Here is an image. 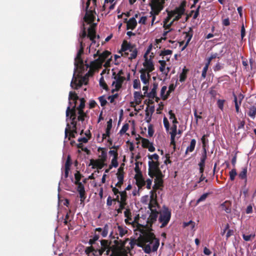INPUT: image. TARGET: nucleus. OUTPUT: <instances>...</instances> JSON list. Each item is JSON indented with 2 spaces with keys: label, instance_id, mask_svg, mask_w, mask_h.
<instances>
[{
  "label": "nucleus",
  "instance_id": "nucleus-1",
  "mask_svg": "<svg viewBox=\"0 0 256 256\" xmlns=\"http://www.w3.org/2000/svg\"><path fill=\"white\" fill-rule=\"evenodd\" d=\"M144 252L150 254L151 252H156L160 245V240L156 238L152 232L145 234L142 238Z\"/></svg>",
  "mask_w": 256,
  "mask_h": 256
},
{
  "label": "nucleus",
  "instance_id": "nucleus-2",
  "mask_svg": "<svg viewBox=\"0 0 256 256\" xmlns=\"http://www.w3.org/2000/svg\"><path fill=\"white\" fill-rule=\"evenodd\" d=\"M110 244V242L108 240H100V248L96 249L92 245H91L90 246L87 247L86 248L85 252L88 254L92 252L94 256H100L102 254L106 252V254L108 255L111 250Z\"/></svg>",
  "mask_w": 256,
  "mask_h": 256
},
{
  "label": "nucleus",
  "instance_id": "nucleus-3",
  "mask_svg": "<svg viewBox=\"0 0 256 256\" xmlns=\"http://www.w3.org/2000/svg\"><path fill=\"white\" fill-rule=\"evenodd\" d=\"M79 42L80 49L74 59V67L75 70H78L79 73H82L84 71V64L81 56L84 54V48L86 46V44L85 42H83L82 40H79Z\"/></svg>",
  "mask_w": 256,
  "mask_h": 256
},
{
  "label": "nucleus",
  "instance_id": "nucleus-4",
  "mask_svg": "<svg viewBox=\"0 0 256 256\" xmlns=\"http://www.w3.org/2000/svg\"><path fill=\"white\" fill-rule=\"evenodd\" d=\"M128 238H126L124 240L122 241V240H115L114 241V243L118 246V249L119 251L124 255H126L128 253V252H130L131 249H132L134 246L136 244V240H131L129 244L130 245V248L128 246L126 248V244L128 241Z\"/></svg>",
  "mask_w": 256,
  "mask_h": 256
},
{
  "label": "nucleus",
  "instance_id": "nucleus-5",
  "mask_svg": "<svg viewBox=\"0 0 256 256\" xmlns=\"http://www.w3.org/2000/svg\"><path fill=\"white\" fill-rule=\"evenodd\" d=\"M158 222L161 224L160 228H164L167 226L171 218V211L170 209L164 206L162 210L159 212Z\"/></svg>",
  "mask_w": 256,
  "mask_h": 256
},
{
  "label": "nucleus",
  "instance_id": "nucleus-6",
  "mask_svg": "<svg viewBox=\"0 0 256 256\" xmlns=\"http://www.w3.org/2000/svg\"><path fill=\"white\" fill-rule=\"evenodd\" d=\"M148 174L151 178H154L155 176H162V173L159 167V162H154V160H150L148 162Z\"/></svg>",
  "mask_w": 256,
  "mask_h": 256
},
{
  "label": "nucleus",
  "instance_id": "nucleus-7",
  "mask_svg": "<svg viewBox=\"0 0 256 256\" xmlns=\"http://www.w3.org/2000/svg\"><path fill=\"white\" fill-rule=\"evenodd\" d=\"M150 5L151 7V12H150V14L152 16L151 24L152 26L156 20V16L159 14L160 11L164 8V6H162V4H158L152 0H151Z\"/></svg>",
  "mask_w": 256,
  "mask_h": 256
},
{
  "label": "nucleus",
  "instance_id": "nucleus-8",
  "mask_svg": "<svg viewBox=\"0 0 256 256\" xmlns=\"http://www.w3.org/2000/svg\"><path fill=\"white\" fill-rule=\"evenodd\" d=\"M80 102V105L76 108V111L78 110V121L83 122L86 118L88 117V114L84 112V108H85L86 100L84 98H80L79 100Z\"/></svg>",
  "mask_w": 256,
  "mask_h": 256
},
{
  "label": "nucleus",
  "instance_id": "nucleus-9",
  "mask_svg": "<svg viewBox=\"0 0 256 256\" xmlns=\"http://www.w3.org/2000/svg\"><path fill=\"white\" fill-rule=\"evenodd\" d=\"M74 108V106H72V108L68 106L66 110V120H68V119H70L71 121L70 124L72 126V128L76 127L77 125V122L76 120V114Z\"/></svg>",
  "mask_w": 256,
  "mask_h": 256
},
{
  "label": "nucleus",
  "instance_id": "nucleus-10",
  "mask_svg": "<svg viewBox=\"0 0 256 256\" xmlns=\"http://www.w3.org/2000/svg\"><path fill=\"white\" fill-rule=\"evenodd\" d=\"M76 72H78L79 70H74L73 78L70 83L72 88L74 89H78L79 88L81 87L84 84H87V82H86V78L85 77H81L78 79L75 76V74ZM78 73L80 74L79 72Z\"/></svg>",
  "mask_w": 256,
  "mask_h": 256
},
{
  "label": "nucleus",
  "instance_id": "nucleus-11",
  "mask_svg": "<svg viewBox=\"0 0 256 256\" xmlns=\"http://www.w3.org/2000/svg\"><path fill=\"white\" fill-rule=\"evenodd\" d=\"M90 6L87 7V2H86V14L84 18V20L88 24H94V22L96 18L94 14H96L95 8L94 10H88Z\"/></svg>",
  "mask_w": 256,
  "mask_h": 256
},
{
  "label": "nucleus",
  "instance_id": "nucleus-12",
  "mask_svg": "<svg viewBox=\"0 0 256 256\" xmlns=\"http://www.w3.org/2000/svg\"><path fill=\"white\" fill-rule=\"evenodd\" d=\"M112 76H114V78L116 80V81H114L112 84V86H115V88L112 90V92L114 93V92L118 91L122 88V84L126 78L124 76H116V73L114 72H112Z\"/></svg>",
  "mask_w": 256,
  "mask_h": 256
},
{
  "label": "nucleus",
  "instance_id": "nucleus-13",
  "mask_svg": "<svg viewBox=\"0 0 256 256\" xmlns=\"http://www.w3.org/2000/svg\"><path fill=\"white\" fill-rule=\"evenodd\" d=\"M154 177H156L154 180V184L152 187V190L150 191V193L154 194L156 197V190L160 189V187L163 186L164 174H162L161 176H159V175L155 176Z\"/></svg>",
  "mask_w": 256,
  "mask_h": 256
},
{
  "label": "nucleus",
  "instance_id": "nucleus-14",
  "mask_svg": "<svg viewBox=\"0 0 256 256\" xmlns=\"http://www.w3.org/2000/svg\"><path fill=\"white\" fill-rule=\"evenodd\" d=\"M90 24V26L88 30V38H89L90 40L92 42V44L96 43L95 39L96 38L98 39L100 38V36L98 35H96V24Z\"/></svg>",
  "mask_w": 256,
  "mask_h": 256
},
{
  "label": "nucleus",
  "instance_id": "nucleus-15",
  "mask_svg": "<svg viewBox=\"0 0 256 256\" xmlns=\"http://www.w3.org/2000/svg\"><path fill=\"white\" fill-rule=\"evenodd\" d=\"M80 98L78 96L77 94L74 92H70L68 96V106L72 108L74 106V110L76 112V104L78 101L79 100Z\"/></svg>",
  "mask_w": 256,
  "mask_h": 256
},
{
  "label": "nucleus",
  "instance_id": "nucleus-16",
  "mask_svg": "<svg viewBox=\"0 0 256 256\" xmlns=\"http://www.w3.org/2000/svg\"><path fill=\"white\" fill-rule=\"evenodd\" d=\"M232 95L234 96V103L236 112L238 114L240 112V106L244 98V96L242 94L240 93L237 96L234 92L232 94Z\"/></svg>",
  "mask_w": 256,
  "mask_h": 256
},
{
  "label": "nucleus",
  "instance_id": "nucleus-17",
  "mask_svg": "<svg viewBox=\"0 0 256 256\" xmlns=\"http://www.w3.org/2000/svg\"><path fill=\"white\" fill-rule=\"evenodd\" d=\"M151 212L147 220V226L148 227H151L152 224L155 222L157 220L159 212L156 210H150Z\"/></svg>",
  "mask_w": 256,
  "mask_h": 256
},
{
  "label": "nucleus",
  "instance_id": "nucleus-18",
  "mask_svg": "<svg viewBox=\"0 0 256 256\" xmlns=\"http://www.w3.org/2000/svg\"><path fill=\"white\" fill-rule=\"evenodd\" d=\"M106 165L105 162H102L101 160L98 159L94 160L91 159L89 166H92V168H97L98 170H101Z\"/></svg>",
  "mask_w": 256,
  "mask_h": 256
},
{
  "label": "nucleus",
  "instance_id": "nucleus-19",
  "mask_svg": "<svg viewBox=\"0 0 256 256\" xmlns=\"http://www.w3.org/2000/svg\"><path fill=\"white\" fill-rule=\"evenodd\" d=\"M144 58H145L143 64L144 67L146 68L148 73L152 72L154 70V65L152 60L150 59L148 60L147 56H144Z\"/></svg>",
  "mask_w": 256,
  "mask_h": 256
},
{
  "label": "nucleus",
  "instance_id": "nucleus-20",
  "mask_svg": "<svg viewBox=\"0 0 256 256\" xmlns=\"http://www.w3.org/2000/svg\"><path fill=\"white\" fill-rule=\"evenodd\" d=\"M183 33L184 34H186L185 39L186 40V41L185 45L182 48V50H184L187 47L194 33L192 28L191 27L189 28V30L188 32H184Z\"/></svg>",
  "mask_w": 256,
  "mask_h": 256
},
{
  "label": "nucleus",
  "instance_id": "nucleus-21",
  "mask_svg": "<svg viewBox=\"0 0 256 256\" xmlns=\"http://www.w3.org/2000/svg\"><path fill=\"white\" fill-rule=\"evenodd\" d=\"M102 64V61L96 58L94 61H92L90 64H86V68H90V69L96 70L101 67Z\"/></svg>",
  "mask_w": 256,
  "mask_h": 256
},
{
  "label": "nucleus",
  "instance_id": "nucleus-22",
  "mask_svg": "<svg viewBox=\"0 0 256 256\" xmlns=\"http://www.w3.org/2000/svg\"><path fill=\"white\" fill-rule=\"evenodd\" d=\"M232 204L229 200H226L224 202L220 204L219 208L222 210L225 211L226 213L231 212Z\"/></svg>",
  "mask_w": 256,
  "mask_h": 256
},
{
  "label": "nucleus",
  "instance_id": "nucleus-23",
  "mask_svg": "<svg viewBox=\"0 0 256 256\" xmlns=\"http://www.w3.org/2000/svg\"><path fill=\"white\" fill-rule=\"evenodd\" d=\"M134 178L136 180V184L139 188H140L145 186L146 182L144 180L142 174H136L134 176Z\"/></svg>",
  "mask_w": 256,
  "mask_h": 256
},
{
  "label": "nucleus",
  "instance_id": "nucleus-24",
  "mask_svg": "<svg viewBox=\"0 0 256 256\" xmlns=\"http://www.w3.org/2000/svg\"><path fill=\"white\" fill-rule=\"evenodd\" d=\"M146 70L144 69H142L140 71V79L142 82L145 84H148L149 79L150 78V74L148 72V74H146Z\"/></svg>",
  "mask_w": 256,
  "mask_h": 256
},
{
  "label": "nucleus",
  "instance_id": "nucleus-25",
  "mask_svg": "<svg viewBox=\"0 0 256 256\" xmlns=\"http://www.w3.org/2000/svg\"><path fill=\"white\" fill-rule=\"evenodd\" d=\"M150 200L148 204L150 210H156L155 208L156 206H158V204L156 201V197L154 194L150 193Z\"/></svg>",
  "mask_w": 256,
  "mask_h": 256
},
{
  "label": "nucleus",
  "instance_id": "nucleus-26",
  "mask_svg": "<svg viewBox=\"0 0 256 256\" xmlns=\"http://www.w3.org/2000/svg\"><path fill=\"white\" fill-rule=\"evenodd\" d=\"M186 0L182 1L180 6L175 8L174 10L176 14L183 15L185 12V7L186 6Z\"/></svg>",
  "mask_w": 256,
  "mask_h": 256
},
{
  "label": "nucleus",
  "instance_id": "nucleus-27",
  "mask_svg": "<svg viewBox=\"0 0 256 256\" xmlns=\"http://www.w3.org/2000/svg\"><path fill=\"white\" fill-rule=\"evenodd\" d=\"M137 26V22L135 19V18H130L128 22V24L126 25V30H134Z\"/></svg>",
  "mask_w": 256,
  "mask_h": 256
},
{
  "label": "nucleus",
  "instance_id": "nucleus-28",
  "mask_svg": "<svg viewBox=\"0 0 256 256\" xmlns=\"http://www.w3.org/2000/svg\"><path fill=\"white\" fill-rule=\"evenodd\" d=\"M158 84L156 82H154L152 85V88L150 92L148 94V97L150 98L154 99L156 96V89L158 88Z\"/></svg>",
  "mask_w": 256,
  "mask_h": 256
},
{
  "label": "nucleus",
  "instance_id": "nucleus-29",
  "mask_svg": "<svg viewBox=\"0 0 256 256\" xmlns=\"http://www.w3.org/2000/svg\"><path fill=\"white\" fill-rule=\"evenodd\" d=\"M248 115L254 120L256 116V106H252L249 108Z\"/></svg>",
  "mask_w": 256,
  "mask_h": 256
},
{
  "label": "nucleus",
  "instance_id": "nucleus-30",
  "mask_svg": "<svg viewBox=\"0 0 256 256\" xmlns=\"http://www.w3.org/2000/svg\"><path fill=\"white\" fill-rule=\"evenodd\" d=\"M70 126L68 123L67 124L66 128L65 130V137L66 138L68 136V140L70 139V138H75V135L74 132H70Z\"/></svg>",
  "mask_w": 256,
  "mask_h": 256
},
{
  "label": "nucleus",
  "instance_id": "nucleus-31",
  "mask_svg": "<svg viewBox=\"0 0 256 256\" xmlns=\"http://www.w3.org/2000/svg\"><path fill=\"white\" fill-rule=\"evenodd\" d=\"M100 150L102 152L100 154L99 156V157L100 158V160L102 162H106L107 160V152L104 148H98V151L100 152Z\"/></svg>",
  "mask_w": 256,
  "mask_h": 256
},
{
  "label": "nucleus",
  "instance_id": "nucleus-32",
  "mask_svg": "<svg viewBox=\"0 0 256 256\" xmlns=\"http://www.w3.org/2000/svg\"><path fill=\"white\" fill-rule=\"evenodd\" d=\"M124 217L126 218L125 219V222L126 224H130L132 222L129 220H132V213L130 209L126 208L124 212Z\"/></svg>",
  "mask_w": 256,
  "mask_h": 256
},
{
  "label": "nucleus",
  "instance_id": "nucleus-33",
  "mask_svg": "<svg viewBox=\"0 0 256 256\" xmlns=\"http://www.w3.org/2000/svg\"><path fill=\"white\" fill-rule=\"evenodd\" d=\"M110 54L111 53L109 51L104 50L102 53L100 54L98 59L102 61V64Z\"/></svg>",
  "mask_w": 256,
  "mask_h": 256
},
{
  "label": "nucleus",
  "instance_id": "nucleus-34",
  "mask_svg": "<svg viewBox=\"0 0 256 256\" xmlns=\"http://www.w3.org/2000/svg\"><path fill=\"white\" fill-rule=\"evenodd\" d=\"M196 144V140L194 139L191 140L190 145L187 147L185 152V154H187L188 152H192L195 148Z\"/></svg>",
  "mask_w": 256,
  "mask_h": 256
},
{
  "label": "nucleus",
  "instance_id": "nucleus-35",
  "mask_svg": "<svg viewBox=\"0 0 256 256\" xmlns=\"http://www.w3.org/2000/svg\"><path fill=\"white\" fill-rule=\"evenodd\" d=\"M116 174L118 181L124 182V172L123 168H122V166L119 168Z\"/></svg>",
  "mask_w": 256,
  "mask_h": 256
},
{
  "label": "nucleus",
  "instance_id": "nucleus-36",
  "mask_svg": "<svg viewBox=\"0 0 256 256\" xmlns=\"http://www.w3.org/2000/svg\"><path fill=\"white\" fill-rule=\"evenodd\" d=\"M131 45L132 44H130L128 43L127 41L124 40L122 44L121 49L119 51V52H121L128 51Z\"/></svg>",
  "mask_w": 256,
  "mask_h": 256
},
{
  "label": "nucleus",
  "instance_id": "nucleus-37",
  "mask_svg": "<svg viewBox=\"0 0 256 256\" xmlns=\"http://www.w3.org/2000/svg\"><path fill=\"white\" fill-rule=\"evenodd\" d=\"M188 70L185 68H183L182 72L180 75V82H184L186 80L187 78Z\"/></svg>",
  "mask_w": 256,
  "mask_h": 256
},
{
  "label": "nucleus",
  "instance_id": "nucleus-38",
  "mask_svg": "<svg viewBox=\"0 0 256 256\" xmlns=\"http://www.w3.org/2000/svg\"><path fill=\"white\" fill-rule=\"evenodd\" d=\"M86 36H88V34L86 33V28L84 27V24H83L82 30L80 34V38H78V40H82L83 41V42H84V41L85 40Z\"/></svg>",
  "mask_w": 256,
  "mask_h": 256
},
{
  "label": "nucleus",
  "instance_id": "nucleus-39",
  "mask_svg": "<svg viewBox=\"0 0 256 256\" xmlns=\"http://www.w3.org/2000/svg\"><path fill=\"white\" fill-rule=\"evenodd\" d=\"M238 176L240 179H246L247 176V168H243L242 170L238 174Z\"/></svg>",
  "mask_w": 256,
  "mask_h": 256
},
{
  "label": "nucleus",
  "instance_id": "nucleus-40",
  "mask_svg": "<svg viewBox=\"0 0 256 256\" xmlns=\"http://www.w3.org/2000/svg\"><path fill=\"white\" fill-rule=\"evenodd\" d=\"M120 201L122 202H126L128 196L126 190L120 192Z\"/></svg>",
  "mask_w": 256,
  "mask_h": 256
},
{
  "label": "nucleus",
  "instance_id": "nucleus-41",
  "mask_svg": "<svg viewBox=\"0 0 256 256\" xmlns=\"http://www.w3.org/2000/svg\"><path fill=\"white\" fill-rule=\"evenodd\" d=\"M72 160L70 155H68L66 162L64 164V169L70 170V166L72 165Z\"/></svg>",
  "mask_w": 256,
  "mask_h": 256
},
{
  "label": "nucleus",
  "instance_id": "nucleus-42",
  "mask_svg": "<svg viewBox=\"0 0 256 256\" xmlns=\"http://www.w3.org/2000/svg\"><path fill=\"white\" fill-rule=\"evenodd\" d=\"M127 204L126 202H120L119 204V208L116 210L118 214L122 213V210L125 208Z\"/></svg>",
  "mask_w": 256,
  "mask_h": 256
},
{
  "label": "nucleus",
  "instance_id": "nucleus-43",
  "mask_svg": "<svg viewBox=\"0 0 256 256\" xmlns=\"http://www.w3.org/2000/svg\"><path fill=\"white\" fill-rule=\"evenodd\" d=\"M149 106H148L146 110V118L145 120L146 122L150 123L152 120V114H150V112L148 111Z\"/></svg>",
  "mask_w": 256,
  "mask_h": 256
},
{
  "label": "nucleus",
  "instance_id": "nucleus-44",
  "mask_svg": "<svg viewBox=\"0 0 256 256\" xmlns=\"http://www.w3.org/2000/svg\"><path fill=\"white\" fill-rule=\"evenodd\" d=\"M225 102H226L225 100L218 99L217 100V102H216L217 106H218V108L222 111H223V110H224V104Z\"/></svg>",
  "mask_w": 256,
  "mask_h": 256
},
{
  "label": "nucleus",
  "instance_id": "nucleus-45",
  "mask_svg": "<svg viewBox=\"0 0 256 256\" xmlns=\"http://www.w3.org/2000/svg\"><path fill=\"white\" fill-rule=\"evenodd\" d=\"M118 232L119 235L122 237L126 234L127 233V230H126L122 226H118Z\"/></svg>",
  "mask_w": 256,
  "mask_h": 256
},
{
  "label": "nucleus",
  "instance_id": "nucleus-46",
  "mask_svg": "<svg viewBox=\"0 0 256 256\" xmlns=\"http://www.w3.org/2000/svg\"><path fill=\"white\" fill-rule=\"evenodd\" d=\"M109 229V226L108 224H106L102 231V237L105 238L108 234V231Z\"/></svg>",
  "mask_w": 256,
  "mask_h": 256
},
{
  "label": "nucleus",
  "instance_id": "nucleus-47",
  "mask_svg": "<svg viewBox=\"0 0 256 256\" xmlns=\"http://www.w3.org/2000/svg\"><path fill=\"white\" fill-rule=\"evenodd\" d=\"M82 176L81 174L79 171H76V172L74 174V178H75V183L80 182V180Z\"/></svg>",
  "mask_w": 256,
  "mask_h": 256
},
{
  "label": "nucleus",
  "instance_id": "nucleus-48",
  "mask_svg": "<svg viewBox=\"0 0 256 256\" xmlns=\"http://www.w3.org/2000/svg\"><path fill=\"white\" fill-rule=\"evenodd\" d=\"M216 58H219V57H218V54L217 53L212 54L207 59V62H206V64H208V66H210L211 61L213 59Z\"/></svg>",
  "mask_w": 256,
  "mask_h": 256
},
{
  "label": "nucleus",
  "instance_id": "nucleus-49",
  "mask_svg": "<svg viewBox=\"0 0 256 256\" xmlns=\"http://www.w3.org/2000/svg\"><path fill=\"white\" fill-rule=\"evenodd\" d=\"M229 174L230 180H234L235 179L236 176L237 175L236 169L235 168H233L230 172Z\"/></svg>",
  "mask_w": 256,
  "mask_h": 256
},
{
  "label": "nucleus",
  "instance_id": "nucleus-50",
  "mask_svg": "<svg viewBox=\"0 0 256 256\" xmlns=\"http://www.w3.org/2000/svg\"><path fill=\"white\" fill-rule=\"evenodd\" d=\"M118 157L113 158L112 160L111 164L110 166V168H112V166L116 168L118 166Z\"/></svg>",
  "mask_w": 256,
  "mask_h": 256
},
{
  "label": "nucleus",
  "instance_id": "nucleus-51",
  "mask_svg": "<svg viewBox=\"0 0 256 256\" xmlns=\"http://www.w3.org/2000/svg\"><path fill=\"white\" fill-rule=\"evenodd\" d=\"M100 85L104 89L106 90H108V86L106 84V83L103 77H102L100 80Z\"/></svg>",
  "mask_w": 256,
  "mask_h": 256
},
{
  "label": "nucleus",
  "instance_id": "nucleus-52",
  "mask_svg": "<svg viewBox=\"0 0 256 256\" xmlns=\"http://www.w3.org/2000/svg\"><path fill=\"white\" fill-rule=\"evenodd\" d=\"M142 146L144 148H147L151 144L148 140L142 138Z\"/></svg>",
  "mask_w": 256,
  "mask_h": 256
},
{
  "label": "nucleus",
  "instance_id": "nucleus-53",
  "mask_svg": "<svg viewBox=\"0 0 256 256\" xmlns=\"http://www.w3.org/2000/svg\"><path fill=\"white\" fill-rule=\"evenodd\" d=\"M102 106H104L108 103L106 100L104 98V96H102L98 98Z\"/></svg>",
  "mask_w": 256,
  "mask_h": 256
},
{
  "label": "nucleus",
  "instance_id": "nucleus-54",
  "mask_svg": "<svg viewBox=\"0 0 256 256\" xmlns=\"http://www.w3.org/2000/svg\"><path fill=\"white\" fill-rule=\"evenodd\" d=\"M158 62L160 64V70L161 72H164V70H165V68H166V62L165 60H160L158 61Z\"/></svg>",
  "mask_w": 256,
  "mask_h": 256
},
{
  "label": "nucleus",
  "instance_id": "nucleus-55",
  "mask_svg": "<svg viewBox=\"0 0 256 256\" xmlns=\"http://www.w3.org/2000/svg\"><path fill=\"white\" fill-rule=\"evenodd\" d=\"M148 158L149 160H156L155 162H158L159 156L156 154H154L152 155L149 154V155H148Z\"/></svg>",
  "mask_w": 256,
  "mask_h": 256
},
{
  "label": "nucleus",
  "instance_id": "nucleus-56",
  "mask_svg": "<svg viewBox=\"0 0 256 256\" xmlns=\"http://www.w3.org/2000/svg\"><path fill=\"white\" fill-rule=\"evenodd\" d=\"M209 66L208 64H205V66L202 70V78L204 79L206 77V72L208 70Z\"/></svg>",
  "mask_w": 256,
  "mask_h": 256
},
{
  "label": "nucleus",
  "instance_id": "nucleus-57",
  "mask_svg": "<svg viewBox=\"0 0 256 256\" xmlns=\"http://www.w3.org/2000/svg\"><path fill=\"white\" fill-rule=\"evenodd\" d=\"M78 192L80 194V198L81 203L84 202V200H85V199L86 198L85 190H82V191H80Z\"/></svg>",
  "mask_w": 256,
  "mask_h": 256
},
{
  "label": "nucleus",
  "instance_id": "nucleus-58",
  "mask_svg": "<svg viewBox=\"0 0 256 256\" xmlns=\"http://www.w3.org/2000/svg\"><path fill=\"white\" fill-rule=\"evenodd\" d=\"M255 234H251L250 235L242 234V238L245 241H250L251 240V238H254L255 237Z\"/></svg>",
  "mask_w": 256,
  "mask_h": 256
},
{
  "label": "nucleus",
  "instance_id": "nucleus-59",
  "mask_svg": "<svg viewBox=\"0 0 256 256\" xmlns=\"http://www.w3.org/2000/svg\"><path fill=\"white\" fill-rule=\"evenodd\" d=\"M172 51L170 50H164L161 51L160 55L161 56H165L167 55L172 54Z\"/></svg>",
  "mask_w": 256,
  "mask_h": 256
},
{
  "label": "nucleus",
  "instance_id": "nucleus-60",
  "mask_svg": "<svg viewBox=\"0 0 256 256\" xmlns=\"http://www.w3.org/2000/svg\"><path fill=\"white\" fill-rule=\"evenodd\" d=\"M129 128V124L126 123L123 125L122 129L120 130V134H122L124 133H125L128 129Z\"/></svg>",
  "mask_w": 256,
  "mask_h": 256
},
{
  "label": "nucleus",
  "instance_id": "nucleus-61",
  "mask_svg": "<svg viewBox=\"0 0 256 256\" xmlns=\"http://www.w3.org/2000/svg\"><path fill=\"white\" fill-rule=\"evenodd\" d=\"M133 88L134 89L140 88V81L138 80L135 79L134 80V82H133Z\"/></svg>",
  "mask_w": 256,
  "mask_h": 256
},
{
  "label": "nucleus",
  "instance_id": "nucleus-62",
  "mask_svg": "<svg viewBox=\"0 0 256 256\" xmlns=\"http://www.w3.org/2000/svg\"><path fill=\"white\" fill-rule=\"evenodd\" d=\"M209 194L208 193H204L202 194L200 198L197 200L196 202L199 203L201 202H203L207 198Z\"/></svg>",
  "mask_w": 256,
  "mask_h": 256
},
{
  "label": "nucleus",
  "instance_id": "nucleus-63",
  "mask_svg": "<svg viewBox=\"0 0 256 256\" xmlns=\"http://www.w3.org/2000/svg\"><path fill=\"white\" fill-rule=\"evenodd\" d=\"M184 226L186 227L188 226H190L191 228L193 229L195 226V222L192 220H190L188 222H184Z\"/></svg>",
  "mask_w": 256,
  "mask_h": 256
},
{
  "label": "nucleus",
  "instance_id": "nucleus-64",
  "mask_svg": "<svg viewBox=\"0 0 256 256\" xmlns=\"http://www.w3.org/2000/svg\"><path fill=\"white\" fill-rule=\"evenodd\" d=\"M98 238H99V236L98 234H94L93 238L90 240L89 244L90 245L92 246L95 243V242L98 239Z\"/></svg>",
  "mask_w": 256,
  "mask_h": 256
}]
</instances>
